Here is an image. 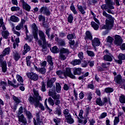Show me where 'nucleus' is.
Listing matches in <instances>:
<instances>
[{
    "instance_id": "nucleus-35",
    "label": "nucleus",
    "mask_w": 125,
    "mask_h": 125,
    "mask_svg": "<svg viewBox=\"0 0 125 125\" xmlns=\"http://www.w3.org/2000/svg\"><path fill=\"white\" fill-rule=\"evenodd\" d=\"M67 56L68 55H65L64 54H59V58L60 60H62L64 61V60H66L67 59Z\"/></svg>"
},
{
    "instance_id": "nucleus-12",
    "label": "nucleus",
    "mask_w": 125,
    "mask_h": 125,
    "mask_svg": "<svg viewBox=\"0 0 125 125\" xmlns=\"http://www.w3.org/2000/svg\"><path fill=\"white\" fill-rule=\"evenodd\" d=\"M40 12L41 13L44 14V15H46V16H49V15H50L51 14L50 11H49L48 8L45 6H43L41 7L40 9Z\"/></svg>"
},
{
    "instance_id": "nucleus-53",
    "label": "nucleus",
    "mask_w": 125,
    "mask_h": 125,
    "mask_svg": "<svg viewBox=\"0 0 125 125\" xmlns=\"http://www.w3.org/2000/svg\"><path fill=\"white\" fill-rule=\"evenodd\" d=\"M12 98H13L14 101H15L16 104H19V103H20V102H21V101H20V100L18 98L16 97L14 95L12 96Z\"/></svg>"
},
{
    "instance_id": "nucleus-16",
    "label": "nucleus",
    "mask_w": 125,
    "mask_h": 125,
    "mask_svg": "<svg viewBox=\"0 0 125 125\" xmlns=\"http://www.w3.org/2000/svg\"><path fill=\"white\" fill-rule=\"evenodd\" d=\"M13 57L15 61H18L21 58V54H19L17 51L13 52Z\"/></svg>"
},
{
    "instance_id": "nucleus-21",
    "label": "nucleus",
    "mask_w": 125,
    "mask_h": 125,
    "mask_svg": "<svg viewBox=\"0 0 125 125\" xmlns=\"http://www.w3.org/2000/svg\"><path fill=\"white\" fill-rule=\"evenodd\" d=\"M10 20L12 21V22H14V23H18V22L20 21V19H19V18L14 15L11 16L10 17Z\"/></svg>"
},
{
    "instance_id": "nucleus-62",
    "label": "nucleus",
    "mask_w": 125,
    "mask_h": 125,
    "mask_svg": "<svg viewBox=\"0 0 125 125\" xmlns=\"http://www.w3.org/2000/svg\"><path fill=\"white\" fill-rule=\"evenodd\" d=\"M104 91L106 93H110L111 92H113V91H114V90H113V88H112L107 87L105 89Z\"/></svg>"
},
{
    "instance_id": "nucleus-6",
    "label": "nucleus",
    "mask_w": 125,
    "mask_h": 125,
    "mask_svg": "<svg viewBox=\"0 0 125 125\" xmlns=\"http://www.w3.org/2000/svg\"><path fill=\"white\" fill-rule=\"evenodd\" d=\"M123 38L118 35H116L114 37V41L113 43L116 45V46H121L123 43Z\"/></svg>"
},
{
    "instance_id": "nucleus-61",
    "label": "nucleus",
    "mask_w": 125,
    "mask_h": 125,
    "mask_svg": "<svg viewBox=\"0 0 125 125\" xmlns=\"http://www.w3.org/2000/svg\"><path fill=\"white\" fill-rule=\"evenodd\" d=\"M74 17H73V15L70 14L68 17V21L69 22V23H72Z\"/></svg>"
},
{
    "instance_id": "nucleus-8",
    "label": "nucleus",
    "mask_w": 125,
    "mask_h": 125,
    "mask_svg": "<svg viewBox=\"0 0 125 125\" xmlns=\"http://www.w3.org/2000/svg\"><path fill=\"white\" fill-rule=\"evenodd\" d=\"M17 118H18L19 124L21 125H27V119L24 116V114H21V115H17Z\"/></svg>"
},
{
    "instance_id": "nucleus-58",
    "label": "nucleus",
    "mask_w": 125,
    "mask_h": 125,
    "mask_svg": "<svg viewBox=\"0 0 125 125\" xmlns=\"http://www.w3.org/2000/svg\"><path fill=\"white\" fill-rule=\"evenodd\" d=\"M47 61L49 64H53V62H52V57L51 56H47Z\"/></svg>"
},
{
    "instance_id": "nucleus-13",
    "label": "nucleus",
    "mask_w": 125,
    "mask_h": 125,
    "mask_svg": "<svg viewBox=\"0 0 125 125\" xmlns=\"http://www.w3.org/2000/svg\"><path fill=\"white\" fill-rule=\"evenodd\" d=\"M25 23H26V20L21 19V23H19L16 26V30H17V31H20V30L24 29V24H25Z\"/></svg>"
},
{
    "instance_id": "nucleus-63",
    "label": "nucleus",
    "mask_w": 125,
    "mask_h": 125,
    "mask_svg": "<svg viewBox=\"0 0 125 125\" xmlns=\"http://www.w3.org/2000/svg\"><path fill=\"white\" fill-rule=\"evenodd\" d=\"M53 85V83H52L50 81L48 80L47 82V88H51L52 87V86Z\"/></svg>"
},
{
    "instance_id": "nucleus-57",
    "label": "nucleus",
    "mask_w": 125,
    "mask_h": 125,
    "mask_svg": "<svg viewBox=\"0 0 125 125\" xmlns=\"http://www.w3.org/2000/svg\"><path fill=\"white\" fill-rule=\"evenodd\" d=\"M118 59H120V60H125V54L120 53L118 55Z\"/></svg>"
},
{
    "instance_id": "nucleus-51",
    "label": "nucleus",
    "mask_w": 125,
    "mask_h": 125,
    "mask_svg": "<svg viewBox=\"0 0 125 125\" xmlns=\"http://www.w3.org/2000/svg\"><path fill=\"white\" fill-rule=\"evenodd\" d=\"M22 6L25 10H27V11H30V10L31 9V6L27 4V3H24Z\"/></svg>"
},
{
    "instance_id": "nucleus-46",
    "label": "nucleus",
    "mask_w": 125,
    "mask_h": 125,
    "mask_svg": "<svg viewBox=\"0 0 125 125\" xmlns=\"http://www.w3.org/2000/svg\"><path fill=\"white\" fill-rule=\"evenodd\" d=\"M56 90L58 93H60L61 91V85L59 83H56Z\"/></svg>"
},
{
    "instance_id": "nucleus-18",
    "label": "nucleus",
    "mask_w": 125,
    "mask_h": 125,
    "mask_svg": "<svg viewBox=\"0 0 125 125\" xmlns=\"http://www.w3.org/2000/svg\"><path fill=\"white\" fill-rule=\"evenodd\" d=\"M105 2L106 4H108L110 9H114L115 8V7L113 6L115 5V3H114L112 0H105Z\"/></svg>"
},
{
    "instance_id": "nucleus-54",
    "label": "nucleus",
    "mask_w": 125,
    "mask_h": 125,
    "mask_svg": "<svg viewBox=\"0 0 125 125\" xmlns=\"http://www.w3.org/2000/svg\"><path fill=\"white\" fill-rule=\"evenodd\" d=\"M58 44H59V45H61V46H64L66 43L65 42V41L64 40L59 39L58 41Z\"/></svg>"
},
{
    "instance_id": "nucleus-3",
    "label": "nucleus",
    "mask_w": 125,
    "mask_h": 125,
    "mask_svg": "<svg viewBox=\"0 0 125 125\" xmlns=\"http://www.w3.org/2000/svg\"><path fill=\"white\" fill-rule=\"evenodd\" d=\"M62 113L64 116L65 120H66L67 123L68 124H73L74 123V119L72 117V115H71V113H70L69 111V109H65L63 110Z\"/></svg>"
},
{
    "instance_id": "nucleus-40",
    "label": "nucleus",
    "mask_w": 125,
    "mask_h": 125,
    "mask_svg": "<svg viewBox=\"0 0 125 125\" xmlns=\"http://www.w3.org/2000/svg\"><path fill=\"white\" fill-rule=\"evenodd\" d=\"M96 103L97 104V105H99V106H103V105H104V104L102 102V100H101V98H97Z\"/></svg>"
},
{
    "instance_id": "nucleus-39",
    "label": "nucleus",
    "mask_w": 125,
    "mask_h": 125,
    "mask_svg": "<svg viewBox=\"0 0 125 125\" xmlns=\"http://www.w3.org/2000/svg\"><path fill=\"white\" fill-rule=\"evenodd\" d=\"M56 74L61 79H64V72L61 70L56 71Z\"/></svg>"
},
{
    "instance_id": "nucleus-4",
    "label": "nucleus",
    "mask_w": 125,
    "mask_h": 125,
    "mask_svg": "<svg viewBox=\"0 0 125 125\" xmlns=\"http://www.w3.org/2000/svg\"><path fill=\"white\" fill-rule=\"evenodd\" d=\"M89 112H90V107H89V106L87 105L85 106V117L86 118L83 120V119H79V125H84L87 123V120H88V117H87V115L88 114H89Z\"/></svg>"
},
{
    "instance_id": "nucleus-37",
    "label": "nucleus",
    "mask_w": 125,
    "mask_h": 125,
    "mask_svg": "<svg viewBox=\"0 0 125 125\" xmlns=\"http://www.w3.org/2000/svg\"><path fill=\"white\" fill-rule=\"evenodd\" d=\"M81 61L80 60L75 59L71 62V64L73 66H76V65H80L81 63Z\"/></svg>"
},
{
    "instance_id": "nucleus-11",
    "label": "nucleus",
    "mask_w": 125,
    "mask_h": 125,
    "mask_svg": "<svg viewBox=\"0 0 125 125\" xmlns=\"http://www.w3.org/2000/svg\"><path fill=\"white\" fill-rule=\"evenodd\" d=\"M64 77H69L71 79H76V76L74 74H72L71 71V68H66L65 71L63 72Z\"/></svg>"
},
{
    "instance_id": "nucleus-26",
    "label": "nucleus",
    "mask_w": 125,
    "mask_h": 125,
    "mask_svg": "<svg viewBox=\"0 0 125 125\" xmlns=\"http://www.w3.org/2000/svg\"><path fill=\"white\" fill-rule=\"evenodd\" d=\"M7 86V83L6 82L0 81V88H2L3 90L6 89V86Z\"/></svg>"
},
{
    "instance_id": "nucleus-28",
    "label": "nucleus",
    "mask_w": 125,
    "mask_h": 125,
    "mask_svg": "<svg viewBox=\"0 0 125 125\" xmlns=\"http://www.w3.org/2000/svg\"><path fill=\"white\" fill-rule=\"evenodd\" d=\"M103 15L104 17H106L107 19H108V20H113V19H114V18H113V17H112V16L107 13V12H106V11H103Z\"/></svg>"
},
{
    "instance_id": "nucleus-43",
    "label": "nucleus",
    "mask_w": 125,
    "mask_h": 125,
    "mask_svg": "<svg viewBox=\"0 0 125 125\" xmlns=\"http://www.w3.org/2000/svg\"><path fill=\"white\" fill-rule=\"evenodd\" d=\"M70 10L72 11L74 14H77L78 13V12L77 11V10H76V8L75 7V6H74V3H73L71 4Z\"/></svg>"
},
{
    "instance_id": "nucleus-14",
    "label": "nucleus",
    "mask_w": 125,
    "mask_h": 125,
    "mask_svg": "<svg viewBox=\"0 0 125 125\" xmlns=\"http://www.w3.org/2000/svg\"><path fill=\"white\" fill-rule=\"evenodd\" d=\"M39 36L43 42V44H46V39H45V35L44 34L43 31L42 30H39Z\"/></svg>"
},
{
    "instance_id": "nucleus-45",
    "label": "nucleus",
    "mask_w": 125,
    "mask_h": 125,
    "mask_svg": "<svg viewBox=\"0 0 125 125\" xmlns=\"http://www.w3.org/2000/svg\"><path fill=\"white\" fill-rule=\"evenodd\" d=\"M103 103L104 104H104H105V103H108V102L109 104L112 105V104L111 103V101L110 100V98H109V97L108 98H106V97L104 98L103 99Z\"/></svg>"
},
{
    "instance_id": "nucleus-29",
    "label": "nucleus",
    "mask_w": 125,
    "mask_h": 125,
    "mask_svg": "<svg viewBox=\"0 0 125 125\" xmlns=\"http://www.w3.org/2000/svg\"><path fill=\"white\" fill-rule=\"evenodd\" d=\"M91 25L96 31H97L98 29H99V23H96L94 21H91Z\"/></svg>"
},
{
    "instance_id": "nucleus-24",
    "label": "nucleus",
    "mask_w": 125,
    "mask_h": 125,
    "mask_svg": "<svg viewBox=\"0 0 125 125\" xmlns=\"http://www.w3.org/2000/svg\"><path fill=\"white\" fill-rule=\"evenodd\" d=\"M16 79L19 83H21L20 85H24V80H23V78L21 77L19 74L16 75Z\"/></svg>"
},
{
    "instance_id": "nucleus-10",
    "label": "nucleus",
    "mask_w": 125,
    "mask_h": 125,
    "mask_svg": "<svg viewBox=\"0 0 125 125\" xmlns=\"http://www.w3.org/2000/svg\"><path fill=\"white\" fill-rule=\"evenodd\" d=\"M26 76H27L28 79L32 80V81H36L39 80V76L34 72H27L26 73Z\"/></svg>"
},
{
    "instance_id": "nucleus-15",
    "label": "nucleus",
    "mask_w": 125,
    "mask_h": 125,
    "mask_svg": "<svg viewBox=\"0 0 125 125\" xmlns=\"http://www.w3.org/2000/svg\"><path fill=\"white\" fill-rule=\"evenodd\" d=\"M8 84L9 85L13 86L14 88H17V87H18L19 85H20V84L16 83V80L14 79L13 80V82L11 81L8 80Z\"/></svg>"
},
{
    "instance_id": "nucleus-47",
    "label": "nucleus",
    "mask_w": 125,
    "mask_h": 125,
    "mask_svg": "<svg viewBox=\"0 0 125 125\" xmlns=\"http://www.w3.org/2000/svg\"><path fill=\"white\" fill-rule=\"evenodd\" d=\"M111 65V63L106 62V63H102L101 67L105 70V69H107L108 68V66H110Z\"/></svg>"
},
{
    "instance_id": "nucleus-27",
    "label": "nucleus",
    "mask_w": 125,
    "mask_h": 125,
    "mask_svg": "<svg viewBox=\"0 0 125 125\" xmlns=\"http://www.w3.org/2000/svg\"><path fill=\"white\" fill-rule=\"evenodd\" d=\"M42 119H43V117H41L40 116V112L37 113L36 114V120L37 122L38 123V124H39V125H41V124H42Z\"/></svg>"
},
{
    "instance_id": "nucleus-50",
    "label": "nucleus",
    "mask_w": 125,
    "mask_h": 125,
    "mask_svg": "<svg viewBox=\"0 0 125 125\" xmlns=\"http://www.w3.org/2000/svg\"><path fill=\"white\" fill-rule=\"evenodd\" d=\"M39 73H40L42 75H45V73H46V68H45V67L40 68Z\"/></svg>"
},
{
    "instance_id": "nucleus-19",
    "label": "nucleus",
    "mask_w": 125,
    "mask_h": 125,
    "mask_svg": "<svg viewBox=\"0 0 125 125\" xmlns=\"http://www.w3.org/2000/svg\"><path fill=\"white\" fill-rule=\"evenodd\" d=\"M77 8L78 10L81 12V14L84 15L85 14V9H86V7H83V6L79 5V4L77 5Z\"/></svg>"
},
{
    "instance_id": "nucleus-38",
    "label": "nucleus",
    "mask_w": 125,
    "mask_h": 125,
    "mask_svg": "<svg viewBox=\"0 0 125 125\" xmlns=\"http://www.w3.org/2000/svg\"><path fill=\"white\" fill-rule=\"evenodd\" d=\"M51 52L53 53H58L59 52V49L57 48V46H54L50 48Z\"/></svg>"
},
{
    "instance_id": "nucleus-22",
    "label": "nucleus",
    "mask_w": 125,
    "mask_h": 125,
    "mask_svg": "<svg viewBox=\"0 0 125 125\" xmlns=\"http://www.w3.org/2000/svg\"><path fill=\"white\" fill-rule=\"evenodd\" d=\"M112 57H113L112 55H105L104 56V61H108L109 62H111V61H113V59Z\"/></svg>"
},
{
    "instance_id": "nucleus-33",
    "label": "nucleus",
    "mask_w": 125,
    "mask_h": 125,
    "mask_svg": "<svg viewBox=\"0 0 125 125\" xmlns=\"http://www.w3.org/2000/svg\"><path fill=\"white\" fill-rule=\"evenodd\" d=\"M66 38L68 41H72L73 39H76V35L75 33L69 34L67 35Z\"/></svg>"
},
{
    "instance_id": "nucleus-20",
    "label": "nucleus",
    "mask_w": 125,
    "mask_h": 125,
    "mask_svg": "<svg viewBox=\"0 0 125 125\" xmlns=\"http://www.w3.org/2000/svg\"><path fill=\"white\" fill-rule=\"evenodd\" d=\"M30 50H31V48H30V46L28 45V44H25L22 53L23 55H25V54H26V53L27 52H29Z\"/></svg>"
},
{
    "instance_id": "nucleus-23",
    "label": "nucleus",
    "mask_w": 125,
    "mask_h": 125,
    "mask_svg": "<svg viewBox=\"0 0 125 125\" xmlns=\"http://www.w3.org/2000/svg\"><path fill=\"white\" fill-rule=\"evenodd\" d=\"M85 41H88V40H90L91 41L92 40V35H91V33L89 31H86L85 33Z\"/></svg>"
},
{
    "instance_id": "nucleus-2",
    "label": "nucleus",
    "mask_w": 125,
    "mask_h": 125,
    "mask_svg": "<svg viewBox=\"0 0 125 125\" xmlns=\"http://www.w3.org/2000/svg\"><path fill=\"white\" fill-rule=\"evenodd\" d=\"M32 34L36 42H38L39 45H42V41L41 40H39V37L38 36V27H37V25L35 24V23H33L32 24Z\"/></svg>"
},
{
    "instance_id": "nucleus-34",
    "label": "nucleus",
    "mask_w": 125,
    "mask_h": 125,
    "mask_svg": "<svg viewBox=\"0 0 125 125\" xmlns=\"http://www.w3.org/2000/svg\"><path fill=\"white\" fill-rule=\"evenodd\" d=\"M86 96H87V100H88L89 102H90L93 96L92 93H91V92H88L86 94Z\"/></svg>"
},
{
    "instance_id": "nucleus-1",
    "label": "nucleus",
    "mask_w": 125,
    "mask_h": 125,
    "mask_svg": "<svg viewBox=\"0 0 125 125\" xmlns=\"http://www.w3.org/2000/svg\"><path fill=\"white\" fill-rule=\"evenodd\" d=\"M9 53H10V48L7 47L3 50L2 54L0 55V66H1L2 72H3V73H5L7 69L6 67V61H3V57L9 54Z\"/></svg>"
},
{
    "instance_id": "nucleus-48",
    "label": "nucleus",
    "mask_w": 125,
    "mask_h": 125,
    "mask_svg": "<svg viewBox=\"0 0 125 125\" xmlns=\"http://www.w3.org/2000/svg\"><path fill=\"white\" fill-rule=\"evenodd\" d=\"M119 101L120 103L125 104V96L124 95H121L119 97Z\"/></svg>"
},
{
    "instance_id": "nucleus-55",
    "label": "nucleus",
    "mask_w": 125,
    "mask_h": 125,
    "mask_svg": "<svg viewBox=\"0 0 125 125\" xmlns=\"http://www.w3.org/2000/svg\"><path fill=\"white\" fill-rule=\"evenodd\" d=\"M55 114H57L58 116H61L62 114V112L61 111V109L59 108V107H57L56 108V110L55 111Z\"/></svg>"
},
{
    "instance_id": "nucleus-64",
    "label": "nucleus",
    "mask_w": 125,
    "mask_h": 125,
    "mask_svg": "<svg viewBox=\"0 0 125 125\" xmlns=\"http://www.w3.org/2000/svg\"><path fill=\"white\" fill-rule=\"evenodd\" d=\"M101 8L104 10V9H108V8H109V6L108 5V4H104L102 5L101 6Z\"/></svg>"
},
{
    "instance_id": "nucleus-36",
    "label": "nucleus",
    "mask_w": 125,
    "mask_h": 125,
    "mask_svg": "<svg viewBox=\"0 0 125 125\" xmlns=\"http://www.w3.org/2000/svg\"><path fill=\"white\" fill-rule=\"evenodd\" d=\"M114 80L117 83H120L122 81V76L121 75H118L116 77H114Z\"/></svg>"
},
{
    "instance_id": "nucleus-5",
    "label": "nucleus",
    "mask_w": 125,
    "mask_h": 125,
    "mask_svg": "<svg viewBox=\"0 0 125 125\" xmlns=\"http://www.w3.org/2000/svg\"><path fill=\"white\" fill-rule=\"evenodd\" d=\"M105 24L102 27V29L105 30H111L114 27V19L112 20L106 19L105 21Z\"/></svg>"
},
{
    "instance_id": "nucleus-30",
    "label": "nucleus",
    "mask_w": 125,
    "mask_h": 125,
    "mask_svg": "<svg viewBox=\"0 0 125 125\" xmlns=\"http://www.w3.org/2000/svg\"><path fill=\"white\" fill-rule=\"evenodd\" d=\"M33 92L34 94V97L36 99L39 100V101H41V100H42V98L41 97V96H40L39 94V91L36 90H33Z\"/></svg>"
},
{
    "instance_id": "nucleus-7",
    "label": "nucleus",
    "mask_w": 125,
    "mask_h": 125,
    "mask_svg": "<svg viewBox=\"0 0 125 125\" xmlns=\"http://www.w3.org/2000/svg\"><path fill=\"white\" fill-rule=\"evenodd\" d=\"M48 96H51L52 98L55 100L60 99V95L57 94V93L55 92L54 89H50L49 90L48 92Z\"/></svg>"
},
{
    "instance_id": "nucleus-9",
    "label": "nucleus",
    "mask_w": 125,
    "mask_h": 125,
    "mask_svg": "<svg viewBox=\"0 0 125 125\" xmlns=\"http://www.w3.org/2000/svg\"><path fill=\"white\" fill-rule=\"evenodd\" d=\"M28 101L31 105H34L35 108H37L38 106H39V102L40 101L37 100L36 98L30 96L28 99Z\"/></svg>"
},
{
    "instance_id": "nucleus-60",
    "label": "nucleus",
    "mask_w": 125,
    "mask_h": 125,
    "mask_svg": "<svg viewBox=\"0 0 125 125\" xmlns=\"http://www.w3.org/2000/svg\"><path fill=\"white\" fill-rule=\"evenodd\" d=\"M120 123V117H115L114 120V125H117L118 124Z\"/></svg>"
},
{
    "instance_id": "nucleus-44",
    "label": "nucleus",
    "mask_w": 125,
    "mask_h": 125,
    "mask_svg": "<svg viewBox=\"0 0 125 125\" xmlns=\"http://www.w3.org/2000/svg\"><path fill=\"white\" fill-rule=\"evenodd\" d=\"M39 22H42V23H45V17L42 15H40L38 16Z\"/></svg>"
},
{
    "instance_id": "nucleus-31",
    "label": "nucleus",
    "mask_w": 125,
    "mask_h": 125,
    "mask_svg": "<svg viewBox=\"0 0 125 125\" xmlns=\"http://www.w3.org/2000/svg\"><path fill=\"white\" fill-rule=\"evenodd\" d=\"M2 35L4 39H7V38H8V36H9V32L8 31L6 30V29L3 30V31H2Z\"/></svg>"
},
{
    "instance_id": "nucleus-32",
    "label": "nucleus",
    "mask_w": 125,
    "mask_h": 125,
    "mask_svg": "<svg viewBox=\"0 0 125 125\" xmlns=\"http://www.w3.org/2000/svg\"><path fill=\"white\" fill-rule=\"evenodd\" d=\"M81 73H82V68H74L73 69L74 75H81Z\"/></svg>"
},
{
    "instance_id": "nucleus-42",
    "label": "nucleus",
    "mask_w": 125,
    "mask_h": 125,
    "mask_svg": "<svg viewBox=\"0 0 125 125\" xmlns=\"http://www.w3.org/2000/svg\"><path fill=\"white\" fill-rule=\"evenodd\" d=\"M24 113L27 118L29 120H30V119L33 118V115H32V113L29 111L25 110L24 111Z\"/></svg>"
},
{
    "instance_id": "nucleus-49",
    "label": "nucleus",
    "mask_w": 125,
    "mask_h": 125,
    "mask_svg": "<svg viewBox=\"0 0 125 125\" xmlns=\"http://www.w3.org/2000/svg\"><path fill=\"white\" fill-rule=\"evenodd\" d=\"M41 90L42 91V92H45V91H46V85L43 81L42 82Z\"/></svg>"
},
{
    "instance_id": "nucleus-25",
    "label": "nucleus",
    "mask_w": 125,
    "mask_h": 125,
    "mask_svg": "<svg viewBox=\"0 0 125 125\" xmlns=\"http://www.w3.org/2000/svg\"><path fill=\"white\" fill-rule=\"evenodd\" d=\"M69 53H70V51H69V50L65 48H62L60 51V54H64L65 55H68Z\"/></svg>"
},
{
    "instance_id": "nucleus-56",
    "label": "nucleus",
    "mask_w": 125,
    "mask_h": 125,
    "mask_svg": "<svg viewBox=\"0 0 125 125\" xmlns=\"http://www.w3.org/2000/svg\"><path fill=\"white\" fill-rule=\"evenodd\" d=\"M113 41L114 38L111 37L110 36H108V37L106 38L107 42H109V43H110V44L113 43Z\"/></svg>"
},
{
    "instance_id": "nucleus-17",
    "label": "nucleus",
    "mask_w": 125,
    "mask_h": 125,
    "mask_svg": "<svg viewBox=\"0 0 125 125\" xmlns=\"http://www.w3.org/2000/svg\"><path fill=\"white\" fill-rule=\"evenodd\" d=\"M92 45L94 47L95 46H99L100 45V41L99 39L97 38H95L92 41Z\"/></svg>"
},
{
    "instance_id": "nucleus-52",
    "label": "nucleus",
    "mask_w": 125,
    "mask_h": 125,
    "mask_svg": "<svg viewBox=\"0 0 125 125\" xmlns=\"http://www.w3.org/2000/svg\"><path fill=\"white\" fill-rule=\"evenodd\" d=\"M86 53L88 55V56H89L90 57H94V56H95V54H94V52L92 51L87 50Z\"/></svg>"
},
{
    "instance_id": "nucleus-59",
    "label": "nucleus",
    "mask_w": 125,
    "mask_h": 125,
    "mask_svg": "<svg viewBox=\"0 0 125 125\" xmlns=\"http://www.w3.org/2000/svg\"><path fill=\"white\" fill-rule=\"evenodd\" d=\"M48 102L49 105H51V106H53L54 105V101H53V99H52L51 97L48 98Z\"/></svg>"
},
{
    "instance_id": "nucleus-41",
    "label": "nucleus",
    "mask_w": 125,
    "mask_h": 125,
    "mask_svg": "<svg viewBox=\"0 0 125 125\" xmlns=\"http://www.w3.org/2000/svg\"><path fill=\"white\" fill-rule=\"evenodd\" d=\"M0 27H2V30H6V27H5L2 18H0Z\"/></svg>"
}]
</instances>
